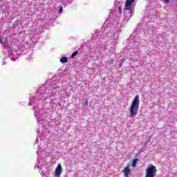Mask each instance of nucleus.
<instances>
[{"label": "nucleus", "instance_id": "nucleus-4", "mask_svg": "<svg viewBox=\"0 0 177 177\" xmlns=\"http://www.w3.org/2000/svg\"><path fill=\"white\" fill-rule=\"evenodd\" d=\"M122 172L124 174L125 177H129V175L131 174V169H129V167L127 166L124 167Z\"/></svg>", "mask_w": 177, "mask_h": 177}, {"label": "nucleus", "instance_id": "nucleus-7", "mask_svg": "<svg viewBox=\"0 0 177 177\" xmlns=\"http://www.w3.org/2000/svg\"><path fill=\"white\" fill-rule=\"evenodd\" d=\"M136 0H127L126 1V4L127 5H129V6H132V3H133V2L135 1Z\"/></svg>", "mask_w": 177, "mask_h": 177}, {"label": "nucleus", "instance_id": "nucleus-8", "mask_svg": "<svg viewBox=\"0 0 177 177\" xmlns=\"http://www.w3.org/2000/svg\"><path fill=\"white\" fill-rule=\"evenodd\" d=\"M138 161H139V160L138 159H134L132 162V167H136V164L138 163Z\"/></svg>", "mask_w": 177, "mask_h": 177}, {"label": "nucleus", "instance_id": "nucleus-3", "mask_svg": "<svg viewBox=\"0 0 177 177\" xmlns=\"http://www.w3.org/2000/svg\"><path fill=\"white\" fill-rule=\"evenodd\" d=\"M55 176H59V175H60V174H62V165L61 164H59L57 166V167L55 169Z\"/></svg>", "mask_w": 177, "mask_h": 177}, {"label": "nucleus", "instance_id": "nucleus-6", "mask_svg": "<svg viewBox=\"0 0 177 177\" xmlns=\"http://www.w3.org/2000/svg\"><path fill=\"white\" fill-rule=\"evenodd\" d=\"M59 62L61 63H67V62H68V58L67 57H63L60 59Z\"/></svg>", "mask_w": 177, "mask_h": 177}, {"label": "nucleus", "instance_id": "nucleus-2", "mask_svg": "<svg viewBox=\"0 0 177 177\" xmlns=\"http://www.w3.org/2000/svg\"><path fill=\"white\" fill-rule=\"evenodd\" d=\"M145 172V177H154L157 174V167L153 165H149L147 167Z\"/></svg>", "mask_w": 177, "mask_h": 177}, {"label": "nucleus", "instance_id": "nucleus-5", "mask_svg": "<svg viewBox=\"0 0 177 177\" xmlns=\"http://www.w3.org/2000/svg\"><path fill=\"white\" fill-rule=\"evenodd\" d=\"M125 10H129L131 13H132V6H129L128 4H125L124 6Z\"/></svg>", "mask_w": 177, "mask_h": 177}, {"label": "nucleus", "instance_id": "nucleus-9", "mask_svg": "<svg viewBox=\"0 0 177 177\" xmlns=\"http://www.w3.org/2000/svg\"><path fill=\"white\" fill-rule=\"evenodd\" d=\"M78 55V51H75L72 55H71V57L74 58L75 57V56H77Z\"/></svg>", "mask_w": 177, "mask_h": 177}, {"label": "nucleus", "instance_id": "nucleus-12", "mask_svg": "<svg viewBox=\"0 0 177 177\" xmlns=\"http://www.w3.org/2000/svg\"><path fill=\"white\" fill-rule=\"evenodd\" d=\"M62 12H63V7H61V8H59V12L62 13Z\"/></svg>", "mask_w": 177, "mask_h": 177}, {"label": "nucleus", "instance_id": "nucleus-14", "mask_svg": "<svg viewBox=\"0 0 177 177\" xmlns=\"http://www.w3.org/2000/svg\"><path fill=\"white\" fill-rule=\"evenodd\" d=\"M85 105H86V106H88V101L86 102Z\"/></svg>", "mask_w": 177, "mask_h": 177}, {"label": "nucleus", "instance_id": "nucleus-13", "mask_svg": "<svg viewBox=\"0 0 177 177\" xmlns=\"http://www.w3.org/2000/svg\"><path fill=\"white\" fill-rule=\"evenodd\" d=\"M165 2H166L167 3H169V0H164Z\"/></svg>", "mask_w": 177, "mask_h": 177}, {"label": "nucleus", "instance_id": "nucleus-11", "mask_svg": "<svg viewBox=\"0 0 177 177\" xmlns=\"http://www.w3.org/2000/svg\"><path fill=\"white\" fill-rule=\"evenodd\" d=\"M14 26H15V27H17V26H19V21H15V22L14 23Z\"/></svg>", "mask_w": 177, "mask_h": 177}, {"label": "nucleus", "instance_id": "nucleus-10", "mask_svg": "<svg viewBox=\"0 0 177 177\" xmlns=\"http://www.w3.org/2000/svg\"><path fill=\"white\" fill-rule=\"evenodd\" d=\"M118 12L120 13V15H121L122 13V10H121V6H118Z\"/></svg>", "mask_w": 177, "mask_h": 177}, {"label": "nucleus", "instance_id": "nucleus-1", "mask_svg": "<svg viewBox=\"0 0 177 177\" xmlns=\"http://www.w3.org/2000/svg\"><path fill=\"white\" fill-rule=\"evenodd\" d=\"M139 95H136L129 109L130 117H136L138 115V110H139Z\"/></svg>", "mask_w": 177, "mask_h": 177}]
</instances>
